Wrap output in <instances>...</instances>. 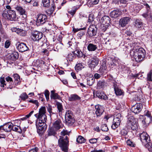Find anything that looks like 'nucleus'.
Returning <instances> with one entry per match:
<instances>
[{
	"mask_svg": "<svg viewBox=\"0 0 152 152\" xmlns=\"http://www.w3.org/2000/svg\"><path fill=\"white\" fill-rule=\"evenodd\" d=\"M77 141L79 143H82L86 142V139L82 136H79L77 139Z\"/></svg>",
	"mask_w": 152,
	"mask_h": 152,
	"instance_id": "c9c22d12",
	"label": "nucleus"
},
{
	"mask_svg": "<svg viewBox=\"0 0 152 152\" xmlns=\"http://www.w3.org/2000/svg\"><path fill=\"white\" fill-rule=\"evenodd\" d=\"M20 97L22 99L25 100L28 98V96L26 93H24L21 94Z\"/></svg>",
	"mask_w": 152,
	"mask_h": 152,
	"instance_id": "09e8293b",
	"label": "nucleus"
},
{
	"mask_svg": "<svg viewBox=\"0 0 152 152\" xmlns=\"http://www.w3.org/2000/svg\"><path fill=\"white\" fill-rule=\"evenodd\" d=\"M16 122H19V124H20V121L18 120H15V122H14V123H11V124H12V130L15 132H17L19 133H21L22 132V130L20 127H14V126H15L16 125L15 124L16 123Z\"/></svg>",
	"mask_w": 152,
	"mask_h": 152,
	"instance_id": "6ab92c4d",
	"label": "nucleus"
},
{
	"mask_svg": "<svg viewBox=\"0 0 152 152\" xmlns=\"http://www.w3.org/2000/svg\"><path fill=\"white\" fill-rule=\"evenodd\" d=\"M55 91L52 90L51 91L50 98L51 99H59L60 98V96L58 95L57 93H55Z\"/></svg>",
	"mask_w": 152,
	"mask_h": 152,
	"instance_id": "cd10ccee",
	"label": "nucleus"
},
{
	"mask_svg": "<svg viewBox=\"0 0 152 152\" xmlns=\"http://www.w3.org/2000/svg\"><path fill=\"white\" fill-rule=\"evenodd\" d=\"M58 143L59 147L62 151L64 152H67L69 141L68 137H61L59 139Z\"/></svg>",
	"mask_w": 152,
	"mask_h": 152,
	"instance_id": "20e7f679",
	"label": "nucleus"
},
{
	"mask_svg": "<svg viewBox=\"0 0 152 152\" xmlns=\"http://www.w3.org/2000/svg\"><path fill=\"white\" fill-rule=\"evenodd\" d=\"M37 132L39 135H42L46 129V127H36Z\"/></svg>",
	"mask_w": 152,
	"mask_h": 152,
	"instance_id": "473e14b6",
	"label": "nucleus"
},
{
	"mask_svg": "<svg viewBox=\"0 0 152 152\" xmlns=\"http://www.w3.org/2000/svg\"><path fill=\"white\" fill-rule=\"evenodd\" d=\"M148 120H147L146 118H145V120H142V124L144 125H145L147 124H149L150 122H148Z\"/></svg>",
	"mask_w": 152,
	"mask_h": 152,
	"instance_id": "774afa93",
	"label": "nucleus"
},
{
	"mask_svg": "<svg viewBox=\"0 0 152 152\" xmlns=\"http://www.w3.org/2000/svg\"><path fill=\"white\" fill-rule=\"evenodd\" d=\"M113 88L115 93L117 95L120 96L123 94V92L122 90L118 87L117 85H115V84Z\"/></svg>",
	"mask_w": 152,
	"mask_h": 152,
	"instance_id": "a878e982",
	"label": "nucleus"
},
{
	"mask_svg": "<svg viewBox=\"0 0 152 152\" xmlns=\"http://www.w3.org/2000/svg\"><path fill=\"white\" fill-rule=\"evenodd\" d=\"M106 83L104 80H99L97 82V87L99 89L103 88L106 86Z\"/></svg>",
	"mask_w": 152,
	"mask_h": 152,
	"instance_id": "c85d7f7f",
	"label": "nucleus"
},
{
	"mask_svg": "<svg viewBox=\"0 0 152 152\" xmlns=\"http://www.w3.org/2000/svg\"><path fill=\"white\" fill-rule=\"evenodd\" d=\"M29 102L35 104L37 107L38 106V102L37 100H30L29 101Z\"/></svg>",
	"mask_w": 152,
	"mask_h": 152,
	"instance_id": "052dcab7",
	"label": "nucleus"
},
{
	"mask_svg": "<svg viewBox=\"0 0 152 152\" xmlns=\"http://www.w3.org/2000/svg\"><path fill=\"white\" fill-rule=\"evenodd\" d=\"M37 62H38V63H39V66H42L43 65H45V62L41 60H38L37 61Z\"/></svg>",
	"mask_w": 152,
	"mask_h": 152,
	"instance_id": "338daca9",
	"label": "nucleus"
},
{
	"mask_svg": "<svg viewBox=\"0 0 152 152\" xmlns=\"http://www.w3.org/2000/svg\"><path fill=\"white\" fill-rule=\"evenodd\" d=\"M67 58L69 61H72L74 58V55L71 53H69L67 56Z\"/></svg>",
	"mask_w": 152,
	"mask_h": 152,
	"instance_id": "5fc2aeb1",
	"label": "nucleus"
},
{
	"mask_svg": "<svg viewBox=\"0 0 152 152\" xmlns=\"http://www.w3.org/2000/svg\"><path fill=\"white\" fill-rule=\"evenodd\" d=\"M126 127L128 129H131L133 130L137 129L138 126L136 121L133 116H130L128 118Z\"/></svg>",
	"mask_w": 152,
	"mask_h": 152,
	"instance_id": "39448f33",
	"label": "nucleus"
},
{
	"mask_svg": "<svg viewBox=\"0 0 152 152\" xmlns=\"http://www.w3.org/2000/svg\"><path fill=\"white\" fill-rule=\"evenodd\" d=\"M126 143L128 145L132 147H134L135 145V144L134 143L130 140H128L126 141Z\"/></svg>",
	"mask_w": 152,
	"mask_h": 152,
	"instance_id": "de8ad7c7",
	"label": "nucleus"
},
{
	"mask_svg": "<svg viewBox=\"0 0 152 152\" xmlns=\"http://www.w3.org/2000/svg\"><path fill=\"white\" fill-rule=\"evenodd\" d=\"M145 144V147L147 148L149 151H152V143H151L149 142V141H148L145 144Z\"/></svg>",
	"mask_w": 152,
	"mask_h": 152,
	"instance_id": "4c0bfd02",
	"label": "nucleus"
},
{
	"mask_svg": "<svg viewBox=\"0 0 152 152\" xmlns=\"http://www.w3.org/2000/svg\"><path fill=\"white\" fill-rule=\"evenodd\" d=\"M10 42L9 40H7L5 43V47L6 48H8L10 45Z\"/></svg>",
	"mask_w": 152,
	"mask_h": 152,
	"instance_id": "bf43d9fd",
	"label": "nucleus"
},
{
	"mask_svg": "<svg viewBox=\"0 0 152 152\" xmlns=\"http://www.w3.org/2000/svg\"><path fill=\"white\" fill-rule=\"evenodd\" d=\"M61 120L58 119L53 124L52 127L57 131L61 127Z\"/></svg>",
	"mask_w": 152,
	"mask_h": 152,
	"instance_id": "4be33fe9",
	"label": "nucleus"
},
{
	"mask_svg": "<svg viewBox=\"0 0 152 152\" xmlns=\"http://www.w3.org/2000/svg\"><path fill=\"white\" fill-rule=\"evenodd\" d=\"M128 132L127 130L123 129L121 130L120 134L122 136L125 137L126 138H128L126 136L128 134Z\"/></svg>",
	"mask_w": 152,
	"mask_h": 152,
	"instance_id": "e433bc0d",
	"label": "nucleus"
},
{
	"mask_svg": "<svg viewBox=\"0 0 152 152\" xmlns=\"http://www.w3.org/2000/svg\"><path fill=\"white\" fill-rule=\"evenodd\" d=\"M86 29V27H84L83 28H73V31L74 32V33H75L81 30H85Z\"/></svg>",
	"mask_w": 152,
	"mask_h": 152,
	"instance_id": "6e6d98bb",
	"label": "nucleus"
},
{
	"mask_svg": "<svg viewBox=\"0 0 152 152\" xmlns=\"http://www.w3.org/2000/svg\"><path fill=\"white\" fill-rule=\"evenodd\" d=\"M94 15L93 14H90L88 16V22L91 23L94 20Z\"/></svg>",
	"mask_w": 152,
	"mask_h": 152,
	"instance_id": "49530a36",
	"label": "nucleus"
},
{
	"mask_svg": "<svg viewBox=\"0 0 152 152\" xmlns=\"http://www.w3.org/2000/svg\"><path fill=\"white\" fill-rule=\"evenodd\" d=\"M145 115L148 117V118H146L147 119L150 120L149 122H151V121H152V117L151 116L150 114L148 111H147L145 114Z\"/></svg>",
	"mask_w": 152,
	"mask_h": 152,
	"instance_id": "864d4df0",
	"label": "nucleus"
},
{
	"mask_svg": "<svg viewBox=\"0 0 152 152\" xmlns=\"http://www.w3.org/2000/svg\"><path fill=\"white\" fill-rule=\"evenodd\" d=\"M80 99V98L77 95L74 94L71 95L69 97V100L70 101H73L79 100Z\"/></svg>",
	"mask_w": 152,
	"mask_h": 152,
	"instance_id": "2f4dec72",
	"label": "nucleus"
},
{
	"mask_svg": "<svg viewBox=\"0 0 152 152\" xmlns=\"http://www.w3.org/2000/svg\"><path fill=\"white\" fill-rule=\"evenodd\" d=\"M74 52L75 56L78 58L82 57L83 53L81 51H80L79 50H76Z\"/></svg>",
	"mask_w": 152,
	"mask_h": 152,
	"instance_id": "79ce46f5",
	"label": "nucleus"
},
{
	"mask_svg": "<svg viewBox=\"0 0 152 152\" xmlns=\"http://www.w3.org/2000/svg\"><path fill=\"white\" fill-rule=\"evenodd\" d=\"M17 49L18 50L21 52H23L29 50V48L24 43H21L19 44L17 46Z\"/></svg>",
	"mask_w": 152,
	"mask_h": 152,
	"instance_id": "dca6fc26",
	"label": "nucleus"
},
{
	"mask_svg": "<svg viewBox=\"0 0 152 152\" xmlns=\"http://www.w3.org/2000/svg\"><path fill=\"white\" fill-rule=\"evenodd\" d=\"M13 77L14 79V84L15 87L18 85H19L20 83V77L17 74H14Z\"/></svg>",
	"mask_w": 152,
	"mask_h": 152,
	"instance_id": "b1692460",
	"label": "nucleus"
},
{
	"mask_svg": "<svg viewBox=\"0 0 152 152\" xmlns=\"http://www.w3.org/2000/svg\"><path fill=\"white\" fill-rule=\"evenodd\" d=\"M88 50L89 51H94L97 48L96 45L92 43H89L87 46Z\"/></svg>",
	"mask_w": 152,
	"mask_h": 152,
	"instance_id": "7c9ffc66",
	"label": "nucleus"
},
{
	"mask_svg": "<svg viewBox=\"0 0 152 152\" xmlns=\"http://www.w3.org/2000/svg\"><path fill=\"white\" fill-rule=\"evenodd\" d=\"M17 34L22 36H24L26 35V31L22 29H19L18 31Z\"/></svg>",
	"mask_w": 152,
	"mask_h": 152,
	"instance_id": "58836bf2",
	"label": "nucleus"
},
{
	"mask_svg": "<svg viewBox=\"0 0 152 152\" xmlns=\"http://www.w3.org/2000/svg\"><path fill=\"white\" fill-rule=\"evenodd\" d=\"M77 10L76 8H74L73 9L69 11H68V12L72 15L73 16Z\"/></svg>",
	"mask_w": 152,
	"mask_h": 152,
	"instance_id": "4d7b16f0",
	"label": "nucleus"
},
{
	"mask_svg": "<svg viewBox=\"0 0 152 152\" xmlns=\"http://www.w3.org/2000/svg\"><path fill=\"white\" fill-rule=\"evenodd\" d=\"M47 20V17L45 15L42 14H38L36 21V24L37 26H39L45 23Z\"/></svg>",
	"mask_w": 152,
	"mask_h": 152,
	"instance_id": "9d476101",
	"label": "nucleus"
},
{
	"mask_svg": "<svg viewBox=\"0 0 152 152\" xmlns=\"http://www.w3.org/2000/svg\"><path fill=\"white\" fill-rule=\"evenodd\" d=\"M56 105L59 112H61L63 110V107L61 104L59 102H57Z\"/></svg>",
	"mask_w": 152,
	"mask_h": 152,
	"instance_id": "c03bdc74",
	"label": "nucleus"
},
{
	"mask_svg": "<svg viewBox=\"0 0 152 152\" xmlns=\"http://www.w3.org/2000/svg\"><path fill=\"white\" fill-rule=\"evenodd\" d=\"M18 53L17 52H14L11 54H9L6 56L8 60L15 61L18 58Z\"/></svg>",
	"mask_w": 152,
	"mask_h": 152,
	"instance_id": "a211bd4d",
	"label": "nucleus"
},
{
	"mask_svg": "<svg viewBox=\"0 0 152 152\" xmlns=\"http://www.w3.org/2000/svg\"><path fill=\"white\" fill-rule=\"evenodd\" d=\"M94 77H88L87 78V84L89 86H91L95 82Z\"/></svg>",
	"mask_w": 152,
	"mask_h": 152,
	"instance_id": "f704fd0d",
	"label": "nucleus"
},
{
	"mask_svg": "<svg viewBox=\"0 0 152 152\" xmlns=\"http://www.w3.org/2000/svg\"><path fill=\"white\" fill-rule=\"evenodd\" d=\"M152 72L150 71L148 73L147 75V81H152Z\"/></svg>",
	"mask_w": 152,
	"mask_h": 152,
	"instance_id": "a18cd8bd",
	"label": "nucleus"
},
{
	"mask_svg": "<svg viewBox=\"0 0 152 152\" xmlns=\"http://www.w3.org/2000/svg\"><path fill=\"white\" fill-rule=\"evenodd\" d=\"M97 28L95 25H91L88 28L87 34L90 37L95 36L96 33Z\"/></svg>",
	"mask_w": 152,
	"mask_h": 152,
	"instance_id": "ddd939ff",
	"label": "nucleus"
},
{
	"mask_svg": "<svg viewBox=\"0 0 152 152\" xmlns=\"http://www.w3.org/2000/svg\"><path fill=\"white\" fill-rule=\"evenodd\" d=\"M56 130L54 128L52 127H51L49 129L48 131V136H55L56 134Z\"/></svg>",
	"mask_w": 152,
	"mask_h": 152,
	"instance_id": "c756f323",
	"label": "nucleus"
},
{
	"mask_svg": "<svg viewBox=\"0 0 152 152\" xmlns=\"http://www.w3.org/2000/svg\"><path fill=\"white\" fill-rule=\"evenodd\" d=\"M31 34V39L34 41H38L42 37V33L37 31H32Z\"/></svg>",
	"mask_w": 152,
	"mask_h": 152,
	"instance_id": "9b49d317",
	"label": "nucleus"
},
{
	"mask_svg": "<svg viewBox=\"0 0 152 152\" xmlns=\"http://www.w3.org/2000/svg\"><path fill=\"white\" fill-rule=\"evenodd\" d=\"M96 96L99 98L106 100L108 99L107 96L103 92L97 91L96 93Z\"/></svg>",
	"mask_w": 152,
	"mask_h": 152,
	"instance_id": "5701e85b",
	"label": "nucleus"
},
{
	"mask_svg": "<svg viewBox=\"0 0 152 152\" xmlns=\"http://www.w3.org/2000/svg\"><path fill=\"white\" fill-rule=\"evenodd\" d=\"M121 118V114L120 113L115 115L113 119V124L111 126L113 129L115 130L120 125Z\"/></svg>",
	"mask_w": 152,
	"mask_h": 152,
	"instance_id": "1a4fd4ad",
	"label": "nucleus"
},
{
	"mask_svg": "<svg viewBox=\"0 0 152 152\" xmlns=\"http://www.w3.org/2000/svg\"><path fill=\"white\" fill-rule=\"evenodd\" d=\"M42 3L44 7H48L50 6V0H42Z\"/></svg>",
	"mask_w": 152,
	"mask_h": 152,
	"instance_id": "a19ab883",
	"label": "nucleus"
},
{
	"mask_svg": "<svg viewBox=\"0 0 152 152\" xmlns=\"http://www.w3.org/2000/svg\"><path fill=\"white\" fill-rule=\"evenodd\" d=\"M99 0H91L90 3L92 4H96L99 3Z\"/></svg>",
	"mask_w": 152,
	"mask_h": 152,
	"instance_id": "680f3d73",
	"label": "nucleus"
},
{
	"mask_svg": "<svg viewBox=\"0 0 152 152\" xmlns=\"http://www.w3.org/2000/svg\"><path fill=\"white\" fill-rule=\"evenodd\" d=\"M83 67H84L81 63H78L76 65L75 68V70L78 72L79 70H82Z\"/></svg>",
	"mask_w": 152,
	"mask_h": 152,
	"instance_id": "ea45409f",
	"label": "nucleus"
},
{
	"mask_svg": "<svg viewBox=\"0 0 152 152\" xmlns=\"http://www.w3.org/2000/svg\"><path fill=\"white\" fill-rule=\"evenodd\" d=\"M45 113V107H42L39 109V113L34 115L37 118V120L36 121V127H46L45 122L47 119Z\"/></svg>",
	"mask_w": 152,
	"mask_h": 152,
	"instance_id": "f257e3e1",
	"label": "nucleus"
},
{
	"mask_svg": "<svg viewBox=\"0 0 152 152\" xmlns=\"http://www.w3.org/2000/svg\"><path fill=\"white\" fill-rule=\"evenodd\" d=\"M107 69L106 63L105 62H104L102 63V64L100 66V69H101V70H102L103 72H104V70H107Z\"/></svg>",
	"mask_w": 152,
	"mask_h": 152,
	"instance_id": "37998d69",
	"label": "nucleus"
},
{
	"mask_svg": "<svg viewBox=\"0 0 152 152\" xmlns=\"http://www.w3.org/2000/svg\"><path fill=\"white\" fill-rule=\"evenodd\" d=\"M50 93L49 91L47 90H45V95L47 101H48L49 99Z\"/></svg>",
	"mask_w": 152,
	"mask_h": 152,
	"instance_id": "603ef678",
	"label": "nucleus"
},
{
	"mask_svg": "<svg viewBox=\"0 0 152 152\" xmlns=\"http://www.w3.org/2000/svg\"><path fill=\"white\" fill-rule=\"evenodd\" d=\"M130 18L128 17H125L121 19L119 22V24L121 27H124L129 21Z\"/></svg>",
	"mask_w": 152,
	"mask_h": 152,
	"instance_id": "412c9836",
	"label": "nucleus"
},
{
	"mask_svg": "<svg viewBox=\"0 0 152 152\" xmlns=\"http://www.w3.org/2000/svg\"><path fill=\"white\" fill-rule=\"evenodd\" d=\"M145 54V50L142 48H139L138 49L134 50L131 52V54L137 62L142 61Z\"/></svg>",
	"mask_w": 152,
	"mask_h": 152,
	"instance_id": "f03ea898",
	"label": "nucleus"
},
{
	"mask_svg": "<svg viewBox=\"0 0 152 152\" xmlns=\"http://www.w3.org/2000/svg\"><path fill=\"white\" fill-rule=\"evenodd\" d=\"M2 15L4 18L10 21H15L16 20L15 12L13 10H5L2 13Z\"/></svg>",
	"mask_w": 152,
	"mask_h": 152,
	"instance_id": "423d86ee",
	"label": "nucleus"
},
{
	"mask_svg": "<svg viewBox=\"0 0 152 152\" xmlns=\"http://www.w3.org/2000/svg\"><path fill=\"white\" fill-rule=\"evenodd\" d=\"M9 123L10 122H9L8 123L4 124L3 126H2L3 129L6 132H9L12 130V125L9 124Z\"/></svg>",
	"mask_w": 152,
	"mask_h": 152,
	"instance_id": "393cba45",
	"label": "nucleus"
},
{
	"mask_svg": "<svg viewBox=\"0 0 152 152\" xmlns=\"http://www.w3.org/2000/svg\"><path fill=\"white\" fill-rule=\"evenodd\" d=\"M140 139L141 141L143 144H145L146 142L149 141L148 139L149 135L145 132H143L140 134Z\"/></svg>",
	"mask_w": 152,
	"mask_h": 152,
	"instance_id": "2eb2a0df",
	"label": "nucleus"
},
{
	"mask_svg": "<svg viewBox=\"0 0 152 152\" xmlns=\"http://www.w3.org/2000/svg\"><path fill=\"white\" fill-rule=\"evenodd\" d=\"M107 81L108 82H111L113 83V87H114V85L115 84V85H117V82L114 80L112 77H110V78H109L107 80Z\"/></svg>",
	"mask_w": 152,
	"mask_h": 152,
	"instance_id": "8fccbe9b",
	"label": "nucleus"
},
{
	"mask_svg": "<svg viewBox=\"0 0 152 152\" xmlns=\"http://www.w3.org/2000/svg\"><path fill=\"white\" fill-rule=\"evenodd\" d=\"M96 110V114L97 117L100 116L104 112L103 107L101 105L98 104L95 106Z\"/></svg>",
	"mask_w": 152,
	"mask_h": 152,
	"instance_id": "f3484780",
	"label": "nucleus"
},
{
	"mask_svg": "<svg viewBox=\"0 0 152 152\" xmlns=\"http://www.w3.org/2000/svg\"><path fill=\"white\" fill-rule=\"evenodd\" d=\"M18 12L21 15L22 17L26 19L27 17V13L24 9H23L21 6H16L15 7Z\"/></svg>",
	"mask_w": 152,
	"mask_h": 152,
	"instance_id": "4468645a",
	"label": "nucleus"
},
{
	"mask_svg": "<svg viewBox=\"0 0 152 152\" xmlns=\"http://www.w3.org/2000/svg\"><path fill=\"white\" fill-rule=\"evenodd\" d=\"M143 106L141 103H136L135 105H133L132 107L131 111L135 114L139 113L142 108Z\"/></svg>",
	"mask_w": 152,
	"mask_h": 152,
	"instance_id": "f8f14e48",
	"label": "nucleus"
},
{
	"mask_svg": "<svg viewBox=\"0 0 152 152\" xmlns=\"http://www.w3.org/2000/svg\"><path fill=\"white\" fill-rule=\"evenodd\" d=\"M39 148L37 147H35L34 148L32 149L29 151V152H38Z\"/></svg>",
	"mask_w": 152,
	"mask_h": 152,
	"instance_id": "69168bd1",
	"label": "nucleus"
},
{
	"mask_svg": "<svg viewBox=\"0 0 152 152\" xmlns=\"http://www.w3.org/2000/svg\"><path fill=\"white\" fill-rule=\"evenodd\" d=\"M85 33V31H80L77 34V36L81 38V37L83 36Z\"/></svg>",
	"mask_w": 152,
	"mask_h": 152,
	"instance_id": "13d9d810",
	"label": "nucleus"
},
{
	"mask_svg": "<svg viewBox=\"0 0 152 152\" xmlns=\"http://www.w3.org/2000/svg\"><path fill=\"white\" fill-rule=\"evenodd\" d=\"M110 14L112 18H115L119 17L121 15V12L118 10H115L110 12Z\"/></svg>",
	"mask_w": 152,
	"mask_h": 152,
	"instance_id": "aec40b11",
	"label": "nucleus"
},
{
	"mask_svg": "<svg viewBox=\"0 0 152 152\" xmlns=\"http://www.w3.org/2000/svg\"><path fill=\"white\" fill-rule=\"evenodd\" d=\"M101 129L102 131L104 132H107L108 130L107 125L105 124H103L102 125Z\"/></svg>",
	"mask_w": 152,
	"mask_h": 152,
	"instance_id": "3c124183",
	"label": "nucleus"
},
{
	"mask_svg": "<svg viewBox=\"0 0 152 152\" xmlns=\"http://www.w3.org/2000/svg\"><path fill=\"white\" fill-rule=\"evenodd\" d=\"M97 139L93 138L89 140V142L91 143H95L96 142Z\"/></svg>",
	"mask_w": 152,
	"mask_h": 152,
	"instance_id": "e2e57ef3",
	"label": "nucleus"
},
{
	"mask_svg": "<svg viewBox=\"0 0 152 152\" xmlns=\"http://www.w3.org/2000/svg\"><path fill=\"white\" fill-rule=\"evenodd\" d=\"M99 63V59L98 58H94L89 64V67L91 69L94 68Z\"/></svg>",
	"mask_w": 152,
	"mask_h": 152,
	"instance_id": "bb28decb",
	"label": "nucleus"
},
{
	"mask_svg": "<svg viewBox=\"0 0 152 152\" xmlns=\"http://www.w3.org/2000/svg\"><path fill=\"white\" fill-rule=\"evenodd\" d=\"M134 25L136 28H139L142 26V23L141 20L137 19L134 22Z\"/></svg>",
	"mask_w": 152,
	"mask_h": 152,
	"instance_id": "72a5a7b5",
	"label": "nucleus"
},
{
	"mask_svg": "<svg viewBox=\"0 0 152 152\" xmlns=\"http://www.w3.org/2000/svg\"><path fill=\"white\" fill-rule=\"evenodd\" d=\"M65 117V121L68 125H72L75 123V119L73 113L71 111L69 110L67 111Z\"/></svg>",
	"mask_w": 152,
	"mask_h": 152,
	"instance_id": "0eeeda50",
	"label": "nucleus"
},
{
	"mask_svg": "<svg viewBox=\"0 0 152 152\" xmlns=\"http://www.w3.org/2000/svg\"><path fill=\"white\" fill-rule=\"evenodd\" d=\"M101 77V76L100 74H99L97 73H96L94 74V79H99Z\"/></svg>",
	"mask_w": 152,
	"mask_h": 152,
	"instance_id": "0e129e2a",
	"label": "nucleus"
},
{
	"mask_svg": "<svg viewBox=\"0 0 152 152\" xmlns=\"http://www.w3.org/2000/svg\"><path fill=\"white\" fill-rule=\"evenodd\" d=\"M6 80L7 83H6L4 78L1 77L0 79V82L1 83V86L3 87H6L7 88L12 89L13 87H15V85L13 83L12 78L9 76L6 78Z\"/></svg>",
	"mask_w": 152,
	"mask_h": 152,
	"instance_id": "7ed1b4c3",
	"label": "nucleus"
},
{
	"mask_svg": "<svg viewBox=\"0 0 152 152\" xmlns=\"http://www.w3.org/2000/svg\"><path fill=\"white\" fill-rule=\"evenodd\" d=\"M110 19L107 16H104L101 18L100 20V22L101 24V27H104V28L102 29L103 30L105 31L107 28L110 23Z\"/></svg>",
	"mask_w": 152,
	"mask_h": 152,
	"instance_id": "6e6552de",
	"label": "nucleus"
}]
</instances>
